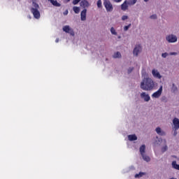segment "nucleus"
<instances>
[{
	"label": "nucleus",
	"mask_w": 179,
	"mask_h": 179,
	"mask_svg": "<svg viewBox=\"0 0 179 179\" xmlns=\"http://www.w3.org/2000/svg\"><path fill=\"white\" fill-rule=\"evenodd\" d=\"M152 74L154 76V78H157L158 79H162V75H160V73L156 69H153L152 71Z\"/></svg>",
	"instance_id": "11"
},
{
	"label": "nucleus",
	"mask_w": 179,
	"mask_h": 179,
	"mask_svg": "<svg viewBox=\"0 0 179 179\" xmlns=\"http://www.w3.org/2000/svg\"><path fill=\"white\" fill-rule=\"evenodd\" d=\"M103 5L107 12H113V9L114 8L113 7V4H111V2H110V1H105L103 2Z\"/></svg>",
	"instance_id": "4"
},
{
	"label": "nucleus",
	"mask_w": 179,
	"mask_h": 179,
	"mask_svg": "<svg viewBox=\"0 0 179 179\" xmlns=\"http://www.w3.org/2000/svg\"><path fill=\"white\" fill-rule=\"evenodd\" d=\"M32 6L33 7L31 8L30 10L34 15V17H35V19H40V11H38L40 6L34 1H33Z\"/></svg>",
	"instance_id": "2"
},
{
	"label": "nucleus",
	"mask_w": 179,
	"mask_h": 179,
	"mask_svg": "<svg viewBox=\"0 0 179 179\" xmlns=\"http://www.w3.org/2000/svg\"><path fill=\"white\" fill-rule=\"evenodd\" d=\"M129 27H131V24H129V25L125 26L124 27V31H127L128 30V29H129Z\"/></svg>",
	"instance_id": "26"
},
{
	"label": "nucleus",
	"mask_w": 179,
	"mask_h": 179,
	"mask_svg": "<svg viewBox=\"0 0 179 179\" xmlns=\"http://www.w3.org/2000/svg\"><path fill=\"white\" fill-rule=\"evenodd\" d=\"M115 1V2H121V1H122V0H114Z\"/></svg>",
	"instance_id": "35"
},
{
	"label": "nucleus",
	"mask_w": 179,
	"mask_h": 179,
	"mask_svg": "<svg viewBox=\"0 0 179 179\" xmlns=\"http://www.w3.org/2000/svg\"><path fill=\"white\" fill-rule=\"evenodd\" d=\"M69 2V1H71V0H67Z\"/></svg>",
	"instance_id": "38"
},
{
	"label": "nucleus",
	"mask_w": 179,
	"mask_h": 179,
	"mask_svg": "<svg viewBox=\"0 0 179 179\" xmlns=\"http://www.w3.org/2000/svg\"><path fill=\"white\" fill-rule=\"evenodd\" d=\"M146 149V145H143L140 147V153L141 155H145V150Z\"/></svg>",
	"instance_id": "16"
},
{
	"label": "nucleus",
	"mask_w": 179,
	"mask_h": 179,
	"mask_svg": "<svg viewBox=\"0 0 179 179\" xmlns=\"http://www.w3.org/2000/svg\"><path fill=\"white\" fill-rule=\"evenodd\" d=\"M173 128L175 131H177L179 129V119L177 117H174L173 120Z\"/></svg>",
	"instance_id": "9"
},
{
	"label": "nucleus",
	"mask_w": 179,
	"mask_h": 179,
	"mask_svg": "<svg viewBox=\"0 0 179 179\" xmlns=\"http://www.w3.org/2000/svg\"><path fill=\"white\" fill-rule=\"evenodd\" d=\"M172 166L173 167V169H175L176 170H179V164H177V162L173 161L172 162Z\"/></svg>",
	"instance_id": "18"
},
{
	"label": "nucleus",
	"mask_w": 179,
	"mask_h": 179,
	"mask_svg": "<svg viewBox=\"0 0 179 179\" xmlns=\"http://www.w3.org/2000/svg\"><path fill=\"white\" fill-rule=\"evenodd\" d=\"M162 92H163V86H161L157 92H154L152 94V97H154L155 99H159V97L162 96Z\"/></svg>",
	"instance_id": "6"
},
{
	"label": "nucleus",
	"mask_w": 179,
	"mask_h": 179,
	"mask_svg": "<svg viewBox=\"0 0 179 179\" xmlns=\"http://www.w3.org/2000/svg\"><path fill=\"white\" fill-rule=\"evenodd\" d=\"M129 141H136L138 139V137H136V135L131 134L128 136Z\"/></svg>",
	"instance_id": "15"
},
{
	"label": "nucleus",
	"mask_w": 179,
	"mask_h": 179,
	"mask_svg": "<svg viewBox=\"0 0 179 179\" xmlns=\"http://www.w3.org/2000/svg\"><path fill=\"white\" fill-rule=\"evenodd\" d=\"M73 12L75 13H79V12H80V8H79V7H78V6H74L73 8Z\"/></svg>",
	"instance_id": "20"
},
{
	"label": "nucleus",
	"mask_w": 179,
	"mask_h": 179,
	"mask_svg": "<svg viewBox=\"0 0 179 179\" xmlns=\"http://www.w3.org/2000/svg\"><path fill=\"white\" fill-rule=\"evenodd\" d=\"M79 2H80V0H73V5H78Z\"/></svg>",
	"instance_id": "25"
},
{
	"label": "nucleus",
	"mask_w": 179,
	"mask_h": 179,
	"mask_svg": "<svg viewBox=\"0 0 179 179\" xmlns=\"http://www.w3.org/2000/svg\"><path fill=\"white\" fill-rule=\"evenodd\" d=\"M138 0H130L129 2L125 1L122 5H121V9L122 10H127L128 9V5H135L136 3Z\"/></svg>",
	"instance_id": "3"
},
{
	"label": "nucleus",
	"mask_w": 179,
	"mask_h": 179,
	"mask_svg": "<svg viewBox=\"0 0 179 179\" xmlns=\"http://www.w3.org/2000/svg\"><path fill=\"white\" fill-rule=\"evenodd\" d=\"M80 6H82V8H89L90 4H89V1H87V0H82L80 3Z\"/></svg>",
	"instance_id": "12"
},
{
	"label": "nucleus",
	"mask_w": 179,
	"mask_h": 179,
	"mask_svg": "<svg viewBox=\"0 0 179 179\" xmlns=\"http://www.w3.org/2000/svg\"><path fill=\"white\" fill-rule=\"evenodd\" d=\"M167 149H168L167 145H165V146H164V147L162 148V152L163 153H164V152L167 151Z\"/></svg>",
	"instance_id": "24"
},
{
	"label": "nucleus",
	"mask_w": 179,
	"mask_h": 179,
	"mask_svg": "<svg viewBox=\"0 0 179 179\" xmlns=\"http://www.w3.org/2000/svg\"><path fill=\"white\" fill-rule=\"evenodd\" d=\"M141 156L145 162H150V157H149V156H147L145 154L142 155Z\"/></svg>",
	"instance_id": "19"
},
{
	"label": "nucleus",
	"mask_w": 179,
	"mask_h": 179,
	"mask_svg": "<svg viewBox=\"0 0 179 179\" xmlns=\"http://www.w3.org/2000/svg\"><path fill=\"white\" fill-rule=\"evenodd\" d=\"M169 55H177V52H170Z\"/></svg>",
	"instance_id": "32"
},
{
	"label": "nucleus",
	"mask_w": 179,
	"mask_h": 179,
	"mask_svg": "<svg viewBox=\"0 0 179 179\" xmlns=\"http://www.w3.org/2000/svg\"><path fill=\"white\" fill-rule=\"evenodd\" d=\"M50 2L54 6H57V7L61 6V3H58L57 0H50Z\"/></svg>",
	"instance_id": "17"
},
{
	"label": "nucleus",
	"mask_w": 179,
	"mask_h": 179,
	"mask_svg": "<svg viewBox=\"0 0 179 179\" xmlns=\"http://www.w3.org/2000/svg\"><path fill=\"white\" fill-rule=\"evenodd\" d=\"M173 86H174V84H173Z\"/></svg>",
	"instance_id": "40"
},
{
	"label": "nucleus",
	"mask_w": 179,
	"mask_h": 179,
	"mask_svg": "<svg viewBox=\"0 0 179 179\" xmlns=\"http://www.w3.org/2000/svg\"><path fill=\"white\" fill-rule=\"evenodd\" d=\"M132 71H134V67H130V68L128 69V73H131V72H132Z\"/></svg>",
	"instance_id": "30"
},
{
	"label": "nucleus",
	"mask_w": 179,
	"mask_h": 179,
	"mask_svg": "<svg viewBox=\"0 0 179 179\" xmlns=\"http://www.w3.org/2000/svg\"><path fill=\"white\" fill-rule=\"evenodd\" d=\"M63 31H65V33H69L71 34V36H75V32L73 31V29L71 28L69 25H66L63 27Z\"/></svg>",
	"instance_id": "5"
},
{
	"label": "nucleus",
	"mask_w": 179,
	"mask_h": 179,
	"mask_svg": "<svg viewBox=\"0 0 179 179\" xmlns=\"http://www.w3.org/2000/svg\"><path fill=\"white\" fill-rule=\"evenodd\" d=\"M155 131L157 134H158V135H161V136H164V135H166V132L162 131L160 127H157Z\"/></svg>",
	"instance_id": "14"
},
{
	"label": "nucleus",
	"mask_w": 179,
	"mask_h": 179,
	"mask_svg": "<svg viewBox=\"0 0 179 179\" xmlns=\"http://www.w3.org/2000/svg\"><path fill=\"white\" fill-rule=\"evenodd\" d=\"M64 15H68V10H66L64 13Z\"/></svg>",
	"instance_id": "33"
},
{
	"label": "nucleus",
	"mask_w": 179,
	"mask_h": 179,
	"mask_svg": "<svg viewBox=\"0 0 179 179\" xmlns=\"http://www.w3.org/2000/svg\"><path fill=\"white\" fill-rule=\"evenodd\" d=\"M113 58H121V53L120 52H117L113 55Z\"/></svg>",
	"instance_id": "22"
},
{
	"label": "nucleus",
	"mask_w": 179,
	"mask_h": 179,
	"mask_svg": "<svg viewBox=\"0 0 179 179\" xmlns=\"http://www.w3.org/2000/svg\"><path fill=\"white\" fill-rule=\"evenodd\" d=\"M143 176H145V173L143 172H140L139 173H136L135 175V178H141Z\"/></svg>",
	"instance_id": "21"
},
{
	"label": "nucleus",
	"mask_w": 179,
	"mask_h": 179,
	"mask_svg": "<svg viewBox=\"0 0 179 179\" xmlns=\"http://www.w3.org/2000/svg\"><path fill=\"white\" fill-rule=\"evenodd\" d=\"M87 12V10L86 8H85L83 10L81 11V13H80L81 20H83V21L86 20Z\"/></svg>",
	"instance_id": "13"
},
{
	"label": "nucleus",
	"mask_w": 179,
	"mask_h": 179,
	"mask_svg": "<svg viewBox=\"0 0 179 179\" xmlns=\"http://www.w3.org/2000/svg\"><path fill=\"white\" fill-rule=\"evenodd\" d=\"M110 33L112 34H114V36H117V31H115V29H114V27L110 28Z\"/></svg>",
	"instance_id": "23"
},
{
	"label": "nucleus",
	"mask_w": 179,
	"mask_h": 179,
	"mask_svg": "<svg viewBox=\"0 0 179 179\" xmlns=\"http://www.w3.org/2000/svg\"><path fill=\"white\" fill-rule=\"evenodd\" d=\"M150 19H157V15L156 14L152 15Z\"/></svg>",
	"instance_id": "28"
},
{
	"label": "nucleus",
	"mask_w": 179,
	"mask_h": 179,
	"mask_svg": "<svg viewBox=\"0 0 179 179\" xmlns=\"http://www.w3.org/2000/svg\"><path fill=\"white\" fill-rule=\"evenodd\" d=\"M141 99H143L144 101H149L150 100V96L146 92H142L141 94Z\"/></svg>",
	"instance_id": "10"
},
{
	"label": "nucleus",
	"mask_w": 179,
	"mask_h": 179,
	"mask_svg": "<svg viewBox=\"0 0 179 179\" xmlns=\"http://www.w3.org/2000/svg\"><path fill=\"white\" fill-rule=\"evenodd\" d=\"M104 1H108V0H104Z\"/></svg>",
	"instance_id": "39"
},
{
	"label": "nucleus",
	"mask_w": 179,
	"mask_h": 179,
	"mask_svg": "<svg viewBox=\"0 0 179 179\" xmlns=\"http://www.w3.org/2000/svg\"><path fill=\"white\" fill-rule=\"evenodd\" d=\"M55 43H59V38H57L56 40H55Z\"/></svg>",
	"instance_id": "34"
},
{
	"label": "nucleus",
	"mask_w": 179,
	"mask_h": 179,
	"mask_svg": "<svg viewBox=\"0 0 179 179\" xmlns=\"http://www.w3.org/2000/svg\"><path fill=\"white\" fill-rule=\"evenodd\" d=\"M167 55H169V53L165 52V53H162V58H166L167 57Z\"/></svg>",
	"instance_id": "29"
},
{
	"label": "nucleus",
	"mask_w": 179,
	"mask_h": 179,
	"mask_svg": "<svg viewBox=\"0 0 179 179\" xmlns=\"http://www.w3.org/2000/svg\"><path fill=\"white\" fill-rule=\"evenodd\" d=\"M148 1H149V0H144L145 2H148Z\"/></svg>",
	"instance_id": "37"
},
{
	"label": "nucleus",
	"mask_w": 179,
	"mask_h": 179,
	"mask_svg": "<svg viewBox=\"0 0 179 179\" xmlns=\"http://www.w3.org/2000/svg\"><path fill=\"white\" fill-rule=\"evenodd\" d=\"M127 19H128V17L127 15H123L122 17V20H127Z\"/></svg>",
	"instance_id": "31"
},
{
	"label": "nucleus",
	"mask_w": 179,
	"mask_h": 179,
	"mask_svg": "<svg viewBox=\"0 0 179 179\" xmlns=\"http://www.w3.org/2000/svg\"><path fill=\"white\" fill-rule=\"evenodd\" d=\"M142 90H146L148 92L153 90L155 88V82L150 78H146L143 80L140 85Z\"/></svg>",
	"instance_id": "1"
},
{
	"label": "nucleus",
	"mask_w": 179,
	"mask_h": 179,
	"mask_svg": "<svg viewBox=\"0 0 179 179\" xmlns=\"http://www.w3.org/2000/svg\"><path fill=\"white\" fill-rule=\"evenodd\" d=\"M173 135H174V136H176L177 135V131H174V134Z\"/></svg>",
	"instance_id": "36"
},
{
	"label": "nucleus",
	"mask_w": 179,
	"mask_h": 179,
	"mask_svg": "<svg viewBox=\"0 0 179 179\" xmlns=\"http://www.w3.org/2000/svg\"><path fill=\"white\" fill-rule=\"evenodd\" d=\"M97 6L98 8H101V0H98Z\"/></svg>",
	"instance_id": "27"
},
{
	"label": "nucleus",
	"mask_w": 179,
	"mask_h": 179,
	"mask_svg": "<svg viewBox=\"0 0 179 179\" xmlns=\"http://www.w3.org/2000/svg\"><path fill=\"white\" fill-rule=\"evenodd\" d=\"M141 51H142V47L141 46V45H136V47L133 50V54L134 55H136V57H138V54H139V52H141Z\"/></svg>",
	"instance_id": "8"
},
{
	"label": "nucleus",
	"mask_w": 179,
	"mask_h": 179,
	"mask_svg": "<svg viewBox=\"0 0 179 179\" xmlns=\"http://www.w3.org/2000/svg\"><path fill=\"white\" fill-rule=\"evenodd\" d=\"M166 41L168 43H176L177 42V36L173 34L169 35L166 36Z\"/></svg>",
	"instance_id": "7"
}]
</instances>
